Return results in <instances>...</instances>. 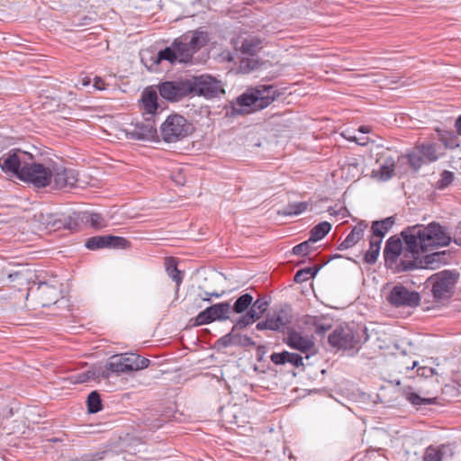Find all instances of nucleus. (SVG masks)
I'll list each match as a JSON object with an SVG mask.
<instances>
[{
    "instance_id": "1",
    "label": "nucleus",
    "mask_w": 461,
    "mask_h": 461,
    "mask_svg": "<svg viewBox=\"0 0 461 461\" xmlns=\"http://www.w3.org/2000/svg\"><path fill=\"white\" fill-rule=\"evenodd\" d=\"M402 235L413 255L446 247L451 241L450 235L436 222L428 226H413L402 231Z\"/></svg>"
},
{
    "instance_id": "2",
    "label": "nucleus",
    "mask_w": 461,
    "mask_h": 461,
    "mask_svg": "<svg viewBox=\"0 0 461 461\" xmlns=\"http://www.w3.org/2000/svg\"><path fill=\"white\" fill-rule=\"evenodd\" d=\"M208 41L206 32L196 30L190 31L174 40L169 47L158 51V62L168 61L171 65L189 63L202 47Z\"/></svg>"
},
{
    "instance_id": "3",
    "label": "nucleus",
    "mask_w": 461,
    "mask_h": 461,
    "mask_svg": "<svg viewBox=\"0 0 461 461\" xmlns=\"http://www.w3.org/2000/svg\"><path fill=\"white\" fill-rule=\"evenodd\" d=\"M458 274L445 270L429 276L426 287L429 288L433 299L437 303H444L454 294Z\"/></svg>"
},
{
    "instance_id": "4",
    "label": "nucleus",
    "mask_w": 461,
    "mask_h": 461,
    "mask_svg": "<svg viewBox=\"0 0 461 461\" xmlns=\"http://www.w3.org/2000/svg\"><path fill=\"white\" fill-rule=\"evenodd\" d=\"M367 339L364 330H353L349 327L339 328L328 337L331 348L342 350L357 351L363 341Z\"/></svg>"
},
{
    "instance_id": "5",
    "label": "nucleus",
    "mask_w": 461,
    "mask_h": 461,
    "mask_svg": "<svg viewBox=\"0 0 461 461\" xmlns=\"http://www.w3.org/2000/svg\"><path fill=\"white\" fill-rule=\"evenodd\" d=\"M194 131V126L184 116L171 114L160 126L162 140L167 143H175L184 140Z\"/></svg>"
},
{
    "instance_id": "6",
    "label": "nucleus",
    "mask_w": 461,
    "mask_h": 461,
    "mask_svg": "<svg viewBox=\"0 0 461 461\" xmlns=\"http://www.w3.org/2000/svg\"><path fill=\"white\" fill-rule=\"evenodd\" d=\"M279 95L275 86L261 85L251 89L249 93L240 95L238 98V104L254 111L261 110L273 103Z\"/></svg>"
},
{
    "instance_id": "7",
    "label": "nucleus",
    "mask_w": 461,
    "mask_h": 461,
    "mask_svg": "<svg viewBox=\"0 0 461 461\" xmlns=\"http://www.w3.org/2000/svg\"><path fill=\"white\" fill-rule=\"evenodd\" d=\"M150 361L133 353L113 355L108 358L106 368L113 373H129L147 368Z\"/></svg>"
},
{
    "instance_id": "8",
    "label": "nucleus",
    "mask_w": 461,
    "mask_h": 461,
    "mask_svg": "<svg viewBox=\"0 0 461 461\" xmlns=\"http://www.w3.org/2000/svg\"><path fill=\"white\" fill-rule=\"evenodd\" d=\"M50 172V185L52 189L70 192L72 189L80 186L78 172L74 168L52 165Z\"/></svg>"
},
{
    "instance_id": "9",
    "label": "nucleus",
    "mask_w": 461,
    "mask_h": 461,
    "mask_svg": "<svg viewBox=\"0 0 461 461\" xmlns=\"http://www.w3.org/2000/svg\"><path fill=\"white\" fill-rule=\"evenodd\" d=\"M32 159L33 158L30 153L14 149L0 158V167L5 174L20 179L22 170L25 168L28 160Z\"/></svg>"
},
{
    "instance_id": "10",
    "label": "nucleus",
    "mask_w": 461,
    "mask_h": 461,
    "mask_svg": "<svg viewBox=\"0 0 461 461\" xmlns=\"http://www.w3.org/2000/svg\"><path fill=\"white\" fill-rule=\"evenodd\" d=\"M160 95L170 102H177L188 95H193L192 77L166 81L158 86Z\"/></svg>"
},
{
    "instance_id": "11",
    "label": "nucleus",
    "mask_w": 461,
    "mask_h": 461,
    "mask_svg": "<svg viewBox=\"0 0 461 461\" xmlns=\"http://www.w3.org/2000/svg\"><path fill=\"white\" fill-rule=\"evenodd\" d=\"M386 300L396 308H416L420 305L421 298L418 292L402 285H396L389 292Z\"/></svg>"
},
{
    "instance_id": "12",
    "label": "nucleus",
    "mask_w": 461,
    "mask_h": 461,
    "mask_svg": "<svg viewBox=\"0 0 461 461\" xmlns=\"http://www.w3.org/2000/svg\"><path fill=\"white\" fill-rule=\"evenodd\" d=\"M51 167H47L40 163L28 160V164L23 170L20 179L32 183L36 187H45L50 185L51 180Z\"/></svg>"
},
{
    "instance_id": "13",
    "label": "nucleus",
    "mask_w": 461,
    "mask_h": 461,
    "mask_svg": "<svg viewBox=\"0 0 461 461\" xmlns=\"http://www.w3.org/2000/svg\"><path fill=\"white\" fill-rule=\"evenodd\" d=\"M194 88L193 95H203L206 98H213L221 94H224L221 82L209 75L200 77H192Z\"/></svg>"
},
{
    "instance_id": "14",
    "label": "nucleus",
    "mask_w": 461,
    "mask_h": 461,
    "mask_svg": "<svg viewBox=\"0 0 461 461\" xmlns=\"http://www.w3.org/2000/svg\"><path fill=\"white\" fill-rule=\"evenodd\" d=\"M125 132L133 140H152L158 137L155 121L149 117L142 122H131L126 127Z\"/></svg>"
},
{
    "instance_id": "15",
    "label": "nucleus",
    "mask_w": 461,
    "mask_h": 461,
    "mask_svg": "<svg viewBox=\"0 0 461 461\" xmlns=\"http://www.w3.org/2000/svg\"><path fill=\"white\" fill-rule=\"evenodd\" d=\"M230 305L229 303H215L202 311L194 319V325L201 326L213 321H226L230 318Z\"/></svg>"
},
{
    "instance_id": "16",
    "label": "nucleus",
    "mask_w": 461,
    "mask_h": 461,
    "mask_svg": "<svg viewBox=\"0 0 461 461\" xmlns=\"http://www.w3.org/2000/svg\"><path fill=\"white\" fill-rule=\"evenodd\" d=\"M377 168L373 169L372 177L386 181L393 177L395 169V159L387 152H383L378 155L376 159Z\"/></svg>"
},
{
    "instance_id": "17",
    "label": "nucleus",
    "mask_w": 461,
    "mask_h": 461,
    "mask_svg": "<svg viewBox=\"0 0 461 461\" xmlns=\"http://www.w3.org/2000/svg\"><path fill=\"white\" fill-rule=\"evenodd\" d=\"M290 322V316L288 312L284 310H276L267 315L266 321H259L257 324L258 330H279Z\"/></svg>"
},
{
    "instance_id": "18",
    "label": "nucleus",
    "mask_w": 461,
    "mask_h": 461,
    "mask_svg": "<svg viewBox=\"0 0 461 461\" xmlns=\"http://www.w3.org/2000/svg\"><path fill=\"white\" fill-rule=\"evenodd\" d=\"M127 240L122 237L114 236H98L87 240L86 247L89 249H98L102 248H124Z\"/></svg>"
},
{
    "instance_id": "19",
    "label": "nucleus",
    "mask_w": 461,
    "mask_h": 461,
    "mask_svg": "<svg viewBox=\"0 0 461 461\" xmlns=\"http://www.w3.org/2000/svg\"><path fill=\"white\" fill-rule=\"evenodd\" d=\"M140 101L143 115L153 119L158 108L157 92L152 88H146L141 94Z\"/></svg>"
},
{
    "instance_id": "20",
    "label": "nucleus",
    "mask_w": 461,
    "mask_h": 461,
    "mask_svg": "<svg viewBox=\"0 0 461 461\" xmlns=\"http://www.w3.org/2000/svg\"><path fill=\"white\" fill-rule=\"evenodd\" d=\"M39 299L42 306L55 303L60 294L59 287L47 283H41L38 286Z\"/></svg>"
},
{
    "instance_id": "21",
    "label": "nucleus",
    "mask_w": 461,
    "mask_h": 461,
    "mask_svg": "<svg viewBox=\"0 0 461 461\" xmlns=\"http://www.w3.org/2000/svg\"><path fill=\"white\" fill-rule=\"evenodd\" d=\"M286 343L289 347L298 349L302 352H307L314 346V341L312 339L303 336L299 332L292 331L289 333Z\"/></svg>"
},
{
    "instance_id": "22",
    "label": "nucleus",
    "mask_w": 461,
    "mask_h": 461,
    "mask_svg": "<svg viewBox=\"0 0 461 461\" xmlns=\"http://www.w3.org/2000/svg\"><path fill=\"white\" fill-rule=\"evenodd\" d=\"M452 456L453 452L451 447L448 445L442 444L438 447L429 446L426 448L423 460L424 461H442V459L447 456Z\"/></svg>"
},
{
    "instance_id": "23",
    "label": "nucleus",
    "mask_w": 461,
    "mask_h": 461,
    "mask_svg": "<svg viewBox=\"0 0 461 461\" xmlns=\"http://www.w3.org/2000/svg\"><path fill=\"white\" fill-rule=\"evenodd\" d=\"M420 155L429 162H434L444 155V149L438 143H426L419 147Z\"/></svg>"
},
{
    "instance_id": "24",
    "label": "nucleus",
    "mask_w": 461,
    "mask_h": 461,
    "mask_svg": "<svg viewBox=\"0 0 461 461\" xmlns=\"http://www.w3.org/2000/svg\"><path fill=\"white\" fill-rule=\"evenodd\" d=\"M366 226L367 225L363 222L357 224L339 245V249L342 250L355 246L363 238Z\"/></svg>"
},
{
    "instance_id": "25",
    "label": "nucleus",
    "mask_w": 461,
    "mask_h": 461,
    "mask_svg": "<svg viewBox=\"0 0 461 461\" xmlns=\"http://www.w3.org/2000/svg\"><path fill=\"white\" fill-rule=\"evenodd\" d=\"M421 263L425 268L435 269L447 263V254L446 251L429 253L423 257Z\"/></svg>"
},
{
    "instance_id": "26",
    "label": "nucleus",
    "mask_w": 461,
    "mask_h": 461,
    "mask_svg": "<svg viewBox=\"0 0 461 461\" xmlns=\"http://www.w3.org/2000/svg\"><path fill=\"white\" fill-rule=\"evenodd\" d=\"M317 273V267H307L304 269L299 270L295 276H294V281L298 284H304L306 282H309V286L313 294V298L316 297L313 283H314V277Z\"/></svg>"
},
{
    "instance_id": "27",
    "label": "nucleus",
    "mask_w": 461,
    "mask_h": 461,
    "mask_svg": "<svg viewBox=\"0 0 461 461\" xmlns=\"http://www.w3.org/2000/svg\"><path fill=\"white\" fill-rule=\"evenodd\" d=\"M362 169L356 158L345 163L340 168L341 177L346 180L357 179L361 175Z\"/></svg>"
},
{
    "instance_id": "28",
    "label": "nucleus",
    "mask_w": 461,
    "mask_h": 461,
    "mask_svg": "<svg viewBox=\"0 0 461 461\" xmlns=\"http://www.w3.org/2000/svg\"><path fill=\"white\" fill-rule=\"evenodd\" d=\"M402 242L399 238L391 237L385 245L384 254L386 260L394 261L401 254Z\"/></svg>"
},
{
    "instance_id": "29",
    "label": "nucleus",
    "mask_w": 461,
    "mask_h": 461,
    "mask_svg": "<svg viewBox=\"0 0 461 461\" xmlns=\"http://www.w3.org/2000/svg\"><path fill=\"white\" fill-rule=\"evenodd\" d=\"M247 313L240 317L236 323L234 324L232 330L243 329L252 323H254L257 320H258L263 313H259V311L257 310L254 306H250L249 310H247Z\"/></svg>"
},
{
    "instance_id": "30",
    "label": "nucleus",
    "mask_w": 461,
    "mask_h": 461,
    "mask_svg": "<svg viewBox=\"0 0 461 461\" xmlns=\"http://www.w3.org/2000/svg\"><path fill=\"white\" fill-rule=\"evenodd\" d=\"M77 217L81 219L84 225L89 224L95 229H102L106 226L104 218L99 213L85 212L82 214H77Z\"/></svg>"
},
{
    "instance_id": "31",
    "label": "nucleus",
    "mask_w": 461,
    "mask_h": 461,
    "mask_svg": "<svg viewBox=\"0 0 461 461\" xmlns=\"http://www.w3.org/2000/svg\"><path fill=\"white\" fill-rule=\"evenodd\" d=\"M262 49V40L257 36H249L242 41L240 50L243 54L256 55Z\"/></svg>"
},
{
    "instance_id": "32",
    "label": "nucleus",
    "mask_w": 461,
    "mask_h": 461,
    "mask_svg": "<svg viewBox=\"0 0 461 461\" xmlns=\"http://www.w3.org/2000/svg\"><path fill=\"white\" fill-rule=\"evenodd\" d=\"M382 240L383 239L379 238V236L371 235L369 240V249L365 255L366 262L374 264L376 261L381 249Z\"/></svg>"
},
{
    "instance_id": "33",
    "label": "nucleus",
    "mask_w": 461,
    "mask_h": 461,
    "mask_svg": "<svg viewBox=\"0 0 461 461\" xmlns=\"http://www.w3.org/2000/svg\"><path fill=\"white\" fill-rule=\"evenodd\" d=\"M317 241V226L312 230V235L310 239L304 242L296 245L293 249V253L297 256L308 255L312 249V244Z\"/></svg>"
},
{
    "instance_id": "34",
    "label": "nucleus",
    "mask_w": 461,
    "mask_h": 461,
    "mask_svg": "<svg viewBox=\"0 0 461 461\" xmlns=\"http://www.w3.org/2000/svg\"><path fill=\"white\" fill-rule=\"evenodd\" d=\"M393 217H388L383 221H375L372 225V234L375 236H379V238L383 239L385 233L393 226Z\"/></svg>"
},
{
    "instance_id": "35",
    "label": "nucleus",
    "mask_w": 461,
    "mask_h": 461,
    "mask_svg": "<svg viewBox=\"0 0 461 461\" xmlns=\"http://www.w3.org/2000/svg\"><path fill=\"white\" fill-rule=\"evenodd\" d=\"M403 395L406 400H408L413 405H426L434 402V398L421 397L416 393L412 392L411 388L410 387L403 390Z\"/></svg>"
},
{
    "instance_id": "36",
    "label": "nucleus",
    "mask_w": 461,
    "mask_h": 461,
    "mask_svg": "<svg viewBox=\"0 0 461 461\" xmlns=\"http://www.w3.org/2000/svg\"><path fill=\"white\" fill-rule=\"evenodd\" d=\"M253 296L249 294L240 295L233 304V312L236 313H243L252 305Z\"/></svg>"
},
{
    "instance_id": "37",
    "label": "nucleus",
    "mask_w": 461,
    "mask_h": 461,
    "mask_svg": "<svg viewBox=\"0 0 461 461\" xmlns=\"http://www.w3.org/2000/svg\"><path fill=\"white\" fill-rule=\"evenodd\" d=\"M167 273L176 282V285L179 286L182 283L183 276L177 269L174 260L167 262Z\"/></svg>"
},
{
    "instance_id": "38",
    "label": "nucleus",
    "mask_w": 461,
    "mask_h": 461,
    "mask_svg": "<svg viewBox=\"0 0 461 461\" xmlns=\"http://www.w3.org/2000/svg\"><path fill=\"white\" fill-rule=\"evenodd\" d=\"M89 412L95 413L101 410V399L96 392H92L87 398Z\"/></svg>"
},
{
    "instance_id": "39",
    "label": "nucleus",
    "mask_w": 461,
    "mask_h": 461,
    "mask_svg": "<svg viewBox=\"0 0 461 461\" xmlns=\"http://www.w3.org/2000/svg\"><path fill=\"white\" fill-rule=\"evenodd\" d=\"M77 214H82V212H74L64 218V226L68 230H76L84 223L81 222V219L77 217Z\"/></svg>"
},
{
    "instance_id": "40",
    "label": "nucleus",
    "mask_w": 461,
    "mask_h": 461,
    "mask_svg": "<svg viewBox=\"0 0 461 461\" xmlns=\"http://www.w3.org/2000/svg\"><path fill=\"white\" fill-rule=\"evenodd\" d=\"M306 208V203H288L286 208L283 210V214L286 216L298 215Z\"/></svg>"
},
{
    "instance_id": "41",
    "label": "nucleus",
    "mask_w": 461,
    "mask_h": 461,
    "mask_svg": "<svg viewBox=\"0 0 461 461\" xmlns=\"http://www.w3.org/2000/svg\"><path fill=\"white\" fill-rule=\"evenodd\" d=\"M402 158L406 159L410 166L414 170H418L421 167L424 158L420 155V151L418 150V153L412 152L408 156L403 157Z\"/></svg>"
},
{
    "instance_id": "42",
    "label": "nucleus",
    "mask_w": 461,
    "mask_h": 461,
    "mask_svg": "<svg viewBox=\"0 0 461 461\" xmlns=\"http://www.w3.org/2000/svg\"><path fill=\"white\" fill-rule=\"evenodd\" d=\"M453 179L454 174L450 171L445 170L440 175V178L438 181V186L439 188H445L453 181Z\"/></svg>"
},
{
    "instance_id": "43",
    "label": "nucleus",
    "mask_w": 461,
    "mask_h": 461,
    "mask_svg": "<svg viewBox=\"0 0 461 461\" xmlns=\"http://www.w3.org/2000/svg\"><path fill=\"white\" fill-rule=\"evenodd\" d=\"M288 351H283L281 353H273L270 356L271 361L276 365H284L287 363Z\"/></svg>"
},
{
    "instance_id": "44",
    "label": "nucleus",
    "mask_w": 461,
    "mask_h": 461,
    "mask_svg": "<svg viewBox=\"0 0 461 461\" xmlns=\"http://www.w3.org/2000/svg\"><path fill=\"white\" fill-rule=\"evenodd\" d=\"M342 135L345 139L351 140V141H355L358 145H361V146H365L366 144L368 143V140H369V139L367 137H363V138L358 139L355 135H352L349 131H346V132L342 133Z\"/></svg>"
},
{
    "instance_id": "45",
    "label": "nucleus",
    "mask_w": 461,
    "mask_h": 461,
    "mask_svg": "<svg viewBox=\"0 0 461 461\" xmlns=\"http://www.w3.org/2000/svg\"><path fill=\"white\" fill-rule=\"evenodd\" d=\"M268 302L263 298H259L252 303L251 306H254L257 310L259 311V313H264L268 307Z\"/></svg>"
},
{
    "instance_id": "46",
    "label": "nucleus",
    "mask_w": 461,
    "mask_h": 461,
    "mask_svg": "<svg viewBox=\"0 0 461 461\" xmlns=\"http://www.w3.org/2000/svg\"><path fill=\"white\" fill-rule=\"evenodd\" d=\"M418 375L423 377H431L437 374L434 368L429 366H420L417 369Z\"/></svg>"
},
{
    "instance_id": "47",
    "label": "nucleus",
    "mask_w": 461,
    "mask_h": 461,
    "mask_svg": "<svg viewBox=\"0 0 461 461\" xmlns=\"http://www.w3.org/2000/svg\"><path fill=\"white\" fill-rule=\"evenodd\" d=\"M287 358V363H291L294 366H303V358L298 354L288 352Z\"/></svg>"
},
{
    "instance_id": "48",
    "label": "nucleus",
    "mask_w": 461,
    "mask_h": 461,
    "mask_svg": "<svg viewBox=\"0 0 461 461\" xmlns=\"http://www.w3.org/2000/svg\"><path fill=\"white\" fill-rule=\"evenodd\" d=\"M331 225L328 221L319 223V240L330 232Z\"/></svg>"
},
{
    "instance_id": "49",
    "label": "nucleus",
    "mask_w": 461,
    "mask_h": 461,
    "mask_svg": "<svg viewBox=\"0 0 461 461\" xmlns=\"http://www.w3.org/2000/svg\"><path fill=\"white\" fill-rule=\"evenodd\" d=\"M303 324L306 328L315 327L317 325V318L315 316H304L303 319Z\"/></svg>"
},
{
    "instance_id": "50",
    "label": "nucleus",
    "mask_w": 461,
    "mask_h": 461,
    "mask_svg": "<svg viewBox=\"0 0 461 461\" xmlns=\"http://www.w3.org/2000/svg\"><path fill=\"white\" fill-rule=\"evenodd\" d=\"M440 140L444 142L445 148L453 149L458 146L455 139L450 138L448 141L445 136H441Z\"/></svg>"
},
{
    "instance_id": "51",
    "label": "nucleus",
    "mask_w": 461,
    "mask_h": 461,
    "mask_svg": "<svg viewBox=\"0 0 461 461\" xmlns=\"http://www.w3.org/2000/svg\"><path fill=\"white\" fill-rule=\"evenodd\" d=\"M300 285H301V292L303 294H304L305 296L312 295L313 297V294L309 286V282H306L304 284H300Z\"/></svg>"
},
{
    "instance_id": "52",
    "label": "nucleus",
    "mask_w": 461,
    "mask_h": 461,
    "mask_svg": "<svg viewBox=\"0 0 461 461\" xmlns=\"http://www.w3.org/2000/svg\"><path fill=\"white\" fill-rule=\"evenodd\" d=\"M94 86L98 90H104L105 88V83L101 77H95L94 81Z\"/></svg>"
},
{
    "instance_id": "53",
    "label": "nucleus",
    "mask_w": 461,
    "mask_h": 461,
    "mask_svg": "<svg viewBox=\"0 0 461 461\" xmlns=\"http://www.w3.org/2000/svg\"><path fill=\"white\" fill-rule=\"evenodd\" d=\"M95 375V373H91L90 375V372H87L86 374H84L82 376H80L79 380L77 381L78 383H85L86 382L91 376H94Z\"/></svg>"
},
{
    "instance_id": "54",
    "label": "nucleus",
    "mask_w": 461,
    "mask_h": 461,
    "mask_svg": "<svg viewBox=\"0 0 461 461\" xmlns=\"http://www.w3.org/2000/svg\"><path fill=\"white\" fill-rule=\"evenodd\" d=\"M206 297H203L202 298L203 301H206V302H209L210 301V297L211 296H213V297H216V298H219L221 297V294H218V293H212V294H209V293H206L205 294Z\"/></svg>"
},
{
    "instance_id": "55",
    "label": "nucleus",
    "mask_w": 461,
    "mask_h": 461,
    "mask_svg": "<svg viewBox=\"0 0 461 461\" xmlns=\"http://www.w3.org/2000/svg\"><path fill=\"white\" fill-rule=\"evenodd\" d=\"M455 126L459 134H461V115L456 119Z\"/></svg>"
},
{
    "instance_id": "56",
    "label": "nucleus",
    "mask_w": 461,
    "mask_h": 461,
    "mask_svg": "<svg viewBox=\"0 0 461 461\" xmlns=\"http://www.w3.org/2000/svg\"><path fill=\"white\" fill-rule=\"evenodd\" d=\"M371 131L370 127L368 126H360L358 128V131L362 133H369Z\"/></svg>"
},
{
    "instance_id": "57",
    "label": "nucleus",
    "mask_w": 461,
    "mask_h": 461,
    "mask_svg": "<svg viewBox=\"0 0 461 461\" xmlns=\"http://www.w3.org/2000/svg\"><path fill=\"white\" fill-rule=\"evenodd\" d=\"M319 58L321 59V61L319 62V66H321V67L326 66L327 65V63H326V58L327 57H326V55L325 54H321V55L319 54Z\"/></svg>"
},
{
    "instance_id": "58",
    "label": "nucleus",
    "mask_w": 461,
    "mask_h": 461,
    "mask_svg": "<svg viewBox=\"0 0 461 461\" xmlns=\"http://www.w3.org/2000/svg\"><path fill=\"white\" fill-rule=\"evenodd\" d=\"M18 276V273L9 274L8 278L10 279V281H14Z\"/></svg>"
},
{
    "instance_id": "59",
    "label": "nucleus",
    "mask_w": 461,
    "mask_h": 461,
    "mask_svg": "<svg viewBox=\"0 0 461 461\" xmlns=\"http://www.w3.org/2000/svg\"><path fill=\"white\" fill-rule=\"evenodd\" d=\"M89 83H90V78L89 77H85L83 79V85L84 86H87V85H89Z\"/></svg>"
},
{
    "instance_id": "60",
    "label": "nucleus",
    "mask_w": 461,
    "mask_h": 461,
    "mask_svg": "<svg viewBox=\"0 0 461 461\" xmlns=\"http://www.w3.org/2000/svg\"><path fill=\"white\" fill-rule=\"evenodd\" d=\"M250 62H251V61H249V60H248V61H244V60H242V61H241V67H242V68H244L243 66H244L245 64H246V66H247V67H249V63H250Z\"/></svg>"
},
{
    "instance_id": "61",
    "label": "nucleus",
    "mask_w": 461,
    "mask_h": 461,
    "mask_svg": "<svg viewBox=\"0 0 461 461\" xmlns=\"http://www.w3.org/2000/svg\"><path fill=\"white\" fill-rule=\"evenodd\" d=\"M416 366H417V362L413 361L411 367L407 366L406 368L407 369H409V368L413 369Z\"/></svg>"
},
{
    "instance_id": "62",
    "label": "nucleus",
    "mask_w": 461,
    "mask_h": 461,
    "mask_svg": "<svg viewBox=\"0 0 461 461\" xmlns=\"http://www.w3.org/2000/svg\"><path fill=\"white\" fill-rule=\"evenodd\" d=\"M455 241H456V243H457V244L461 245V238H457V239H456V240H455Z\"/></svg>"
},
{
    "instance_id": "63",
    "label": "nucleus",
    "mask_w": 461,
    "mask_h": 461,
    "mask_svg": "<svg viewBox=\"0 0 461 461\" xmlns=\"http://www.w3.org/2000/svg\"><path fill=\"white\" fill-rule=\"evenodd\" d=\"M254 68H255V64L249 68V70L254 69Z\"/></svg>"
},
{
    "instance_id": "64",
    "label": "nucleus",
    "mask_w": 461,
    "mask_h": 461,
    "mask_svg": "<svg viewBox=\"0 0 461 461\" xmlns=\"http://www.w3.org/2000/svg\"><path fill=\"white\" fill-rule=\"evenodd\" d=\"M459 167L461 168V162H460V166H459Z\"/></svg>"
}]
</instances>
